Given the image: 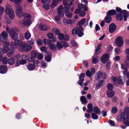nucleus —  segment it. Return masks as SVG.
Instances as JSON below:
<instances>
[{"instance_id":"nucleus-1","label":"nucleus","mask_w":129,"mask_h":129,"mask_svg":"<svg viewBox=\"0 0 129 129\" xmlns=\"http://www.w3.org/2000/svg\"><path fill=\"white\" fill-rule=\"evenodd\" d=\"M15 44L14 42H11V47L13 49L18 48L19 50L21 51H28L31 50L32 48L31 46L27 45L19 40H15Z\"/></svg>"},{"instance_id":"nucleus-2","label":"nucleus","mask_w":129,"mask_h":129,"mask_svg":"<svg viewBox=\"0 0 129 129\" xmlns=\"http://www.w3.org/2000/svg\"><path fill=\"white\" fill-rule=\"evenodd\" d=\"M68 1H69V0H63V5L65 6L63 8V9L66 13V16L68 18H71L72 16V14L69 12L71 6L73 4V2L71 1L70 3L69 4L68 3Z\"/></svg>"},{"instance_id":"nucleus-3","label":"nucleus","mask_w":129,"mask_h":129,"mask_svg":"<svg viewBox=\"0 0 129 129\" xmlns=\"http://www.w3.org/2000/svg\"><path fill=\"white\" fill-rule=\"evenodd\" d=\"M5 12L6 14L8 15L9 17L11 19L14 18V13L11 6L9 4H7L5 10Z\"/></svg>"},{"instance_id":"nucleus-4","label":"nucleus","mask_w":129,"mask_h":129,"mask_svg":"<svg viewBox=\"0 0 129 129\" xmlns=\"http://www.w3.org/2000/svg\"><path fill=\"white\" fill-rule=\"evenodd\" d=\"M125 113L124 112L121 113L120 115L118 116L117 118L119 120H121L123 119L124 124L126 126H129V121H128L129 113L126 114V115Z\"/></svg>"},{"instance_id":"nucleus-5","label":"nucleus","mask_w":129,"mask_h":129,"mask_svg":"<svg viewBox=\"0 0 129 129\" xmlns=\"http://www.w3.org/2000/svg\"><path fill=\"white\" fill-rule=\"evenodd\" d=\"M83 29L82 26L79 27H76L74 28L72 30V34L73 35L77 34L78 37H81L83 35Z\"/></svg>"},{"instance_id":"nucleus-6","label":"nucleus","mask_w":129,"mask_h":129,"mask_svg":"<svg viewBox=\"0 0 129 129\" xmlns=\"http://www.w3.org/2000/svg\"><path fill=\"white\" fill-rule=\"evenodd\" d=\"M62 8L63 6L61 5L58 7L57 9V13L58 15L56 16L55 17V21L56 22L59 20L60 17H63L64 16V13L62 11Z\"/></svg>"},{"instance_id":"nucleus-7","label":"nucleus","mask_w":129,"mask_h":129,"mask_svg":"<svg viewBox=\"0 0 129 129\" xmlns=\"http://www.w3.org/2000/svg\"><path fill=\"white\" fill-rule=\"evenodd\" d=\"M115 43L118 47H121L124 44V40L122 37L119 36L117 37L115 39Z\"/></svg>"},{"instance_id":"nucleus-8","label":"nucleus","mask_w":129,"mask_h":129,"mask_svg":"<svg viewBox=\"0 0 129 129\" xmlns=\"http://www.w3.org/2000/svg\"><path fill=\"white\" fill-rule=\"evenodd\" d=\"M16 9V13L17 16L19 18L21 17L22 16L23 9L20 5H18L15 6Z\"/></svg>"},{"instance_id":"nucleus-9","label":"nucleus","mask_w":129,"mask_h":129,"mask_svg":"<svg viewBox=\"0 0 129 129\" xmlns=\"http://www.w3.org/2000/svg\"><path fill=\"white\" fill-rule=\"evenodd\" d=\"M16 30V28H12L9 31V34L11 38L14 40L18 38V35L15 32Z\"/></svg>"},{"instance_id":"nucleus-10","label":"nucleus","mask_w":129,"mask_h":129,"mask_svg":"<svg viewBox=\"0 0 129 129\" xmlns=\"http://www.w3.org/2000/svg\"><path fill=\"white\" fill-rule=\"evenodd\" d=\"M7 33L5 31H3L0 34V41L3 42L7 41L8 39Z\"/></svg>"},{"instance_id":"nucleus-11","label":"nucleus","mask_w":129,"mask_h":129,"mask_svg":"<svg viewBox=\"0 0 129 129\" xmlns=\"http://www.w3.org/2000/svg\"><path fill=\"white\" fill-rule=\"evenodd\" d=\"M121 68L123 70L122 72L124 75H126L127 78L129 79V72H128V69L124 64L122 63L121 64Z\"/></svg>"},{"instance_id":"nucleus-12","label":"nucleus","mask_w":129,"mask_h":129,"mask_svg":"<svg viewBox=\"0 0 129 129\" xmlns=\"http://www.w3.org/2000/svg\"><path fill=\"white\" fill-rule=\"evenodd\" d=\"M22 59L20 60L19 62L21 64H24L26 63L27 62L26 59L28 57V56L26 55L23 54L21 55L20 57Z\"/></svg>"},{"instance_id":"nucleus-13","label":"nucleus","mask_w":129,"mask_h":129,"mask_svg":"<svg viewBox=\"0 0 129 129\" xmlns=\"http://www.w3.org/2000/svg\"><path fill=\"white\" fill-rule=\"evenodd\" d=\"M109 56L108 54L106 53L103 55L102 56L101 60L104 63H106L109 60Z\"/></svg>"},{"instance_id":"nucleus-14","label":"nucleus","mask_w":129,"mask_h":129,"mask_svg":"<svg viewBox=\"0 0 129 129\" xmlns=\"http://www.w3.org/2000/svg\"><path fill=\"white\" fill-rule=\"evenodd\" d=\"M21 22L24 26H29L31 23V21L30 19H24L22 20Z\"/></svg>"},{"instance_id":"nucleus-15","label":"nucleus","mask_w":129,"mask_h":129,"mask_svg":"<svg viewBox=\"0 0 129 129\" xmlns=\"http://www.w3.org/2000/svg\"><path fill=\"white\" fill-rule=\"evenodd\" d=\"M116 29V26L114 23H111L109 26V31L110 33L114 32Z\"/></svg>"},{"instance_id":"nucleus-16","label":"nucleus","mask_w":129,"mask_h":129,"mask_svg":"<svg viewBox=\"0 0 129 129\" xmlns=\"http://www.w3.org/2000/svg\"><path fill=\"white\" fill-rule=\"evenodd\" d=\"M8 70L7 67L5 65L0 66V73L2 74H5L6 73Z\"/></svg>"},{"instance_id":"nucleus-17","label":"nucleus","mask_w":129,"mask_h":129,"mask_svg":"<svg viewBox=\"0 0 129 129\" xmlns=\"http://www.w3.org/2000/svg\"><path fill=\"white\" fill-rule=\"evenodd\" d=\"M39 27L41 30L43 31H46L49 28V27L48 26L42 23L39 24Z\"/></svg>"},{"instance_id":"nucleus-18","label":"nucleus","mask_w":129,"mask_h":129,"mask_svg":"<svg viewBox=\"0 0 129 129\" xmlns=\"http://www.w3.org/2000/svg\"><path fill=\"white\" fill-rule=\"evenodd\" d=\"M117 83L118 84H122L125 82V78L124 77H119L117 79Z\"/></svg>"},{"instance_id":"nucleus-19","label":"nucleus","mask_w":129,"mask_h":129,"mask_svg":"<svg viewBox=\"0 0 129 129\" xmlns=\"http://www.w3.org/2000/svg\"><path fill=\"white\" fill-rule=\"evenodd\" d=\"M115 94V92L112 90H108L107 91V95L110 98L112 97Z\"/></svg>"},{"instance_id":"nucleus-20","label":"nucleus","mask_w":129,"mask_h":129,"mask_svg":"<svg viewBox=\"0 0 129 129\" xmlns=\"http://www.w3.org/2000/svg\"><path fill=\"white\" fill-rule=\"evenodd\" d=\"M59 2L57 0H53L52 3L50 5V7L51 8H54L57 5Z\"/></svg>"},{"instance_id":"nucleus-21","label":"nucleus","mask_w":129,"mask_h":129,"mask_svg":"<svg viewBox=\"0 0 129 129\" xmlns=\"http://www.w3.org/2000/svg\"><path fill=\"white\" fill-rule=\"evenodd\" d=\"M85 76V74L83 73H82L80 74L79 76V79L80 80L78 81V83L79 84H81L80 83L81 81V82L82 83V81H83L84 80L83 78Z\"/></svg>"},{"instance_id":"nucleus-22","label":"nucleus","mask_w":129,"mask_h":129,"mask_svg":"<svg viewBox=\"0 0 129 129\" xmlns=\"http://www.w3.org/2000/svg\"><path fill=\"white\" fill-rule=\"evenodd\" d=\"M122 14L123 15V19L125 21H126L127 18L128 16V12L126 10H123L122 11Z\"/></svg>"},{"instance_id":"nucleus-23","label":"nucleus","mask_w":129,"mask_h":129,"mask_svg":"<svg viewBox=\"0 0 129 129\" xmlns=\"http://www.w3.org/2000/svg\"><path fill=\"white\" fill-rule=\"evenodd\" d=\"M116 14V11L114 10H109L106 13L107 15H115Z\"/></svg>"},{"instance_id":"nucleus-24","label":"nucleus","mask_w":129,"mask_h":129,"mask_svg":"<svg viewBox=\"0 0 129 129\" xmlns=\"http://www.w3.org/2000/svg\"><path fill=\"white\" fill-rule=\"evenodd\" d=\"M8 62L9 64L12 65L15 63V60L14 58H11L8 59Z\"/></svg>"},{"instance_id":"nucleus-25","label":"nucleus","mask_w":129,"mask_h":129,"mask_svg":"<svg viewBox=\"0 0 129 129\" xmlns=\"http://www.w3.org/2000/svg\"><path fill=\"white\" fill-rule=\"evenodd\" d=\"M24 36L26 39L28 40L31 37V34L28 31H26L24 34Z\"/></svg>"},{"instance_id":"nucleus-26","label":"nucleus","mask_w":129,"mask_h":129,"mask_svg":"<svg viewBox=\"0 0 129 129\" xmlns=\"http://www.w3.org/2000/svg\"><path fill=\"white\" fill-rule=\"evenodd\" d=\"M31 55L32 57L34 58H37L38 55V53L35 51H33L31 53Z\"/></svg>"},{"instance_id":"nucleus-27","label":"nucleus","mask_w":129,"mask_h":129,"mask_svg":"<svg viewBox=\"0 0 129 129\" xmlns=\"http://www.w3.org/2000/svg\"><path fill=\"white\" fill-rule=\"evenodd\" d=\"M101 44H99L98 46L96 47V49L95 52L94 53V54H97L99 53L101 51Z\"/></svg>"},{"instance_id":"nucleus-28","label":"nucleus","mask_w":129,"mask_h":129,"mask_svg":"<svg viewBox=\"0 0 129 129\" xmlns=\"http://www.w3.org/2000/svg\"><path fill=\"white\" fill-rule=\"evenodd\" d=\"M122 14L119 13L116 15V19L118 20H122L123 19V16Z\"/></svg>"},{"instance_id":"nucleus-29","label":"nucleus","mask_w":129,"mask_h":129,"mask_svg":"<svg viewBox=\"0 0 129 129\" xmlns=\"http://www.w3.org/2000/svg\"><path fill=\"white\" fill-rule=\"evenodd\" d=\"M107 16L105 17V22L107 23H110L112 20V18L110 16L107 15Z\"/></svg>"},{"instance_id":"nucleus-30","label":"nucleus","mask_w":129,"mask_h":129,"mask_svg":"<svg viewBox=\"0 0 129 129\" xmlns=\"http://www.w3.org/2000/svg\"><path fill=\"white\" fill-rule=\"evenodd\" d=\"M43 42L45 45H49L52 43V42L51 40L45 39H44Z\"/></svg>"},{"instance_id":"nucleus-31","label":"nucleus","mask_w":129,"mask_h":129,"mask_svg":"<svg viewBox=\"0 0 129 129\" xmlns=\"http://www.w3.org/2000/svg\"><path fill=\"white\" fill-rule=\"evenodd\" d=\"M96 74L97 76L96 79L97 80L101 79L102 77L103 74L100 71L98 72H96Z\"/></svg>"},{"instance_id":"nucleus-32","label":"nucleus","mask_w":129,"mask_h":129,"mask_svg":"<svg viewBox=\"0 0 129 129\" xmlns=\"http://www.w3.org/2000/svg\"><path fill=\"white\" fill-rule=\"evenodd\" d=\"M56 46L58 49L62 48L63 47V46L62 41H58L56 43Z\"/></svg>"},{"instance_id":"nucleus-33","label":"nucleus","mask_w":129,"mask_h":129,"mask_svg":"<svg viewBox=\"0 0 129 129\" xmlns=\"http://www.w3.org/2000/svg\"><path fill=\"white\" fill-rule=\"evenodd\" d=\"M104 81L102 80L99 81L96 84V86L99 88L101 87L103 85Z\"/></svg>"},{"instance_id":"nucleus-34","label":"nucleus","mask_w":129,"mask_h":129,"mask_svg":"<svg viewBox=\"0 0 129 129\" xmlns=\"http://www.w3.org/2000/svg\"><path fill=\"white\" fill-rule=\"evenodd\" d=\"M35 66L32 64H29L27 66V68L28 70L31 71L33 70L35 68Z\"/></svg>"},{"instance_id":"nucleus-35","label":"nucleus","mask_w":129,"mask_h":129,"mask_svg":"<svg viewBox=\"0 0 129 129\" xmlns=\"http://www.w3.org/2000/svg\"><path fill=\"white\" fill-rule=\"evenodd\" d=\"M93 111L96 114H98L100 113V111L99 108L97 107H94L93 109Z\"/></svg>"},{"instance_id":"nucleus-36","label":"nucleus","mask_w":129,"mask_h":129,"mask_svg":"<svg viewBox=\"0 0 129 129\" xmlns=\"http://www.w3.org/2000/svg\"><path fill=\"white\" fill-rule=\"evenodd\" d=\"M23 16L26 19H30L31 18V16L30 15L27 13H25L23 14Z\"/></svg>"},{"instance_id":"nucleus-37","label":"nucleus","mask_w":129,"mask_h":129,"mask_svg":"<svg viewBox=\"0 0 129 129\" xmlns=\"http://www.w3.org/2000/svg\"><path fill=\"white\" fill-rule=\"evenodd\" d=\"M48 47L51 50H55L56 49V46L52 43L48 45Z\"/></svg>"},{"instance_id":"nucleus-38","label":"nucleus","mask_w":129,"mask_h":129,"mask_svg":"<svg viewBox=\"0 0 129 129\" xmlns=\"http://www.w3.org/2000/svg\"><path fill=\"white\" fill-rule=\"evenodd\" d=\"M53 32L56 35H58L60 33V31L59 29L57 28H54L53 29Z\"/></svg>"},{"instance_id":"nucleus-39","label":"nucleus","mask_w":129,"mask_h":129,"mask_svg":"<svg viewBox=\"0 0 129 129\" xmlns=\"http://www.w3.org/2000/svg\"><path fill=\"white\" fill-rule=\"evenodd\" d=\"M112 79L114 84L116 85H118L117 80L116 77L114 76L112 77Z\"/></svg>"},{"instance_id":"nucleus-40","label":"nucleus","mask_w":129,"mask_h":129,"mask_svg":"<svg viewBox=\"0 0 129 129\" xmlns=\"http://www.w3.org/2000/svg\"><path fill=\"white\" fill-rule=\"evenodd\" d=\"M80 99L82 104H85L87 103L86 99L84 96H81L80 97Z\"/></svg>"},{"instance_id":"nucleus-41","label":"nucleus","mask_w":129,"mask_h":129,"mask_svg":"<svg viewBox=\"0 0 129 129\" xmlns=\"http://www.w3.org/2000/svg\"><path fill=\"white\" fill-rule=\"evenodd\" d=\"M107 87L108 90H112L113 88V85L111 83H108L107 85Z\"/></svg>"},{"instance_id":"nucleus-42","label":"nucleus","mask_w":129,"mask_h":129,"mask_svg":"<svg viewBox=\"0 0 129 129\" xmlns=\"http://www.w3.org/2000/svg\"><path fill=\"white\" fill-rule=\"evenodd\" d=\"M9 48H7L3 47L1 49V51L3 53H6L9 50Z\"/></svg>"},{"instance_id":"nucleus-43","label":"nucleus","mask_w":129,"mask_h":129,"mask_svg":"<svg viewBox=\"0 0 129 129\" xmlns=\"http://www.w3.org/2000/svg\"><path fill=\"white\" fill-rule=\"evenodd\" d=\"M58 38L61 40H63L64 38V35L62 33H60L58 35Z\"/></svg>"},{"instance_id":"nucleus-44","label":"nucleus","mask_w":129,"mask_h":129,"mask_svg":"<svg viewBox=\"0 0 129 129\" xmlns=\"http://www.w3.org/2000/svg\"><path fill=\"white\" fill-rule=\"evenodd\" d=\"M75 20L74 19H67V25L72 24H73Z\"/></svg>"},{"instance_id":"nucleus-45","label":"nucleus","mask_w":129,"mask_h":129,"mask_svg":"<svg viewBox=\"0 0 129 129\" xmlns=\"http://www.w3.org/2000/svg\"><path fill=\"white\" fill-rule=\"evenodd\" d=\"M86 21V19L83 18L80 20L78 23V24L79 25H82Z\"/></svg>"},{"instance_id":"nucleus-46","label":"nucleus","mask_w":129,"mask_h":129,"mask_svg":"<svg viewBox=\"0 0 129 129\" xmlns=\"http://www.w3.org/2000/svg\"><path fill=\"white\" fill-rule=\"evenodd\" d=\"M96 113L92 112L91 113V116L92 118L94 119H96L98 118V116Z\"/></svg>"},{"instance_id":"nucleus-47","label":"nucleus","mask_w":129,"mask_h":129,"mask_svg":"<svg viewBox=\"0 0 129 129\" xmlns=\"http://www.w3.org/2000/svg\"><path fill=\"white\" fill-rule=\"evenodd\" d=\"M14 50H12L10 51L7 53V55L9 57H10L13 56L14 54Z\"/></svg>"},{"instance_id":"nucleus-48","label":"nucleus","mask_w":129,"mask_h":129,"mask_svg":"<svg viewBox=\"0 0 129 129\" xmlns=\"http://www.w3.org/2000/svg\"><path fill=\"white\" fill-rule=\"evenodd\" d=\"M114 51L116 54H118L120 53L121 51L119 48L117 47L115 49Z\"/></svg>"},{"instance_id":"nucleus-49","label":"nucleus","mask_w":129,"mask_h":129,"mask_svg":"<svg viewBox=\"0 0 129 129\" xmlns=\"http://www.w3.org/2000/svg\"><path fill=\"white\" fill-rule=\"evenodd\" d=\"M47 37L49 39H51L53 38L54 36L53 34L52 33H49L47 34Z\"/></svg>"},{"instance_id":"nucleus-50","label":"nucleus","mask_w":129,"mask_h":129,"mask_svg":"<svg viewBox=\"0 0 129 129\" xmlns=\"http://www.w3.org/2000/svg\"><path fill=\"white\" fill-rule=\"evenodd\" d=\"M4 20V22L6 23L10 24L11 22V21L7 18L6 17V16H5Z\"/></svg>"},{"instance_id":"nucleus-51","label":"nucleus","mask_w":129,"mask_h":129,"mask_svg":"<svg viewBox=\"0 0 129 129\" xmlns=\"http://www.w3.org/2000/svg\"><path fill=\"white\" fill-rule=\"evenodd\" d=\"M117 109L116 107L114 106L112 108L111 111L112 113H115L117 112Z\"/></svg>"},{"instance_id":"nucleus-52","label":"nucleus","mask_w":129,"mask_h":129,"mask_svg":"<svg viewBox=\"0 0 129 129\" xmlns=\"http://www.w3.org/2000/svg\"><path fill=\"white\" fill-rule=\"evenodd\" d=\"M37 44L39 46L41 45L43 43V41L40 39H38L37 40Z\"/></svg>"},{"instance_id":"nucleus-53","label":"nucleus","mask_w":129,"mask_h":129,"mask_svg":"<svg viewBox=\"0 0 129 129\" xmlns=\"http://www.w3.org/2000/svg\"><path fill=\"white\" fill-rule=\"evenodd\" d=\"M86 74L87 76L89 77H91L93 75L89 70H88L86 71Z\"/></svg>"},{"instance_id":"nucleus-54","label":"nucleus","mask_w":129,"mask_h":129,"mask_svg":"<svg viewBox=\"0 0 129 129\" xmlns=\"http://www.w3.org/2000/svg\"><path fill=\"white\" fill-rule=\"evenodd\" d=\"M28 44L32 45L34 44V40L33 39L31 38L30 40L27 42Z\"/></svg>"},{"instance_id":"nucleus-55","label":"nucleus","mask_w":129,"mask_h":129,"mask_svg":"<svg viewBox=\"0 0 129 129\" xmlns=\"http://www.w3.org/2000/svg\"><path fill=\"white\" fill-rule=\"evenodd\" d=\"M62 43L63 47H66L69 46V44L67 42L62 41Z\"/></svg>"},{"instance_id":"nucleus-56","label":"nucleus","mask_w":129,"mask_h":129,"mask_svg":"<svg viewBox=\"0 0 129 129\" xmlns=\"http://www.w3.org/2000/svg\"><path fill=\"white\" fill-rule=\"evenodd\" d=\"M9 43L8 42H6L3 43V47L7 48H9L8 47L9 46Z\"/></svg>"},{"instance_id":"nucleus-57","label":"nucleus","mask_w":129,"mask_h":129,"mask_svg":"<svg viewBox=\"0 0 129 129\" xmlns=\"http://www.w3.org/2000/svg\"><path fill=\"white\" fill-rule=\"evenodd\" d=\"M8 59L6 57H4L3 59V63L4 64H6L7 63Z\"/></svg>"},{"instance_id":"nucleus-58","label":"nucleus","mask_w":129,"mask_h":129,"mask_svg":"<svg viewBox=\"0 0 129 129\" xmlns=\"http://www.w3.org/2000/svg\"><path fill=\"white\" fill-rule=\"evenodd\" d=\"M85 15V13L83 11H80V12L79 15L81 17H83Z\"/></svg>"},{"instance_id":"nucleus-59","label":"nucleus","mask_w":129,"mask_h":129,"mask_svg":"<svg viewBox=\"0 0 129 129\" xmlns=\"http://www.w3.org/2000/svg\"><path fill=\"white\" fill-rule=\"evenodd\" d=\"M129 107H125L124 109V112L127 114L129 113Z\"/></svg>"},{"instance_id":"nucleus-60","label":"nucleus","mask_w":129,"mask_h":129,"mask_svg":"<svg viewBox=\"0 0 129 129\" xmlns=\"http://www.w3.org/2000/svg\"><path fill=\"white\" fill-rule=\"evenodd\" d=\"M45 60L47 62H50L51 60V58L49 55H47L45 57Z\"/></svg>"},{"instance_id":"nucleus-61","label":"nucleus","mask_w":129,"mask_h":129,"mask_svg":"<svg viewBox=\"0 0 129 129\" xmlns=\"http://www.w3.org/2000/svg\"><path fill=\"white\" fill-rule=\"evenodd\" d=\"M38 59L40 60L42 59L43 58V55L41 53H38V55L37 56Z\"/></svg>"},{"instance_id":"nucleus-62","label":"nucleus","mask_w":129,"mask_h":129,"mask_svg":"<svg viewBox=\"0 0 129 129\" xmlns=\"http://www.w3.org/2000/svg\"><path fill=\"white\" fill-rule=\"evenodd\" d=\"M97 59L96 58H93L92 60V63L93 64H96L97 62Z\"/></svg>"},{"instance_id":"nucleus-63","label":"nucleus","mask_w":129,"mask_h":129,"mask_svg":"<svg viewBox=\"0 0 129 129\" xmlns=\"http://www.w3.org/2000/svg\"><path fill=\"white\" fill-rule=\"evenodd\" d=\"M116 10L117 11L121 14H122L123 12L122 11L124 10H122L121 8L118 7H117L116 8Z\"/></svg>"},{"instance_id":"nucleus-64","label":"nucleus","mask_w":129,"mask_h":129,"mask_svg":"<svg viewBox=\"0 0 129 129\" xmlns=\"http://www.w3.org/2000/svg\"><path fill=\"white\" fill-rule=\"evenodd\" d=\"M43 7L46 10H48L49 8V5L45 4L43 5Z\"/></svg>"}]
</instances>
